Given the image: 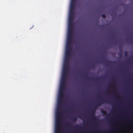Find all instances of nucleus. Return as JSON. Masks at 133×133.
<instances>
[{
  "instance_id": "obj_8",
  "label": "nucleus",
  "mask_w": 133,
  "mask_h": 133,
  "mask_svg": "<svg viewBox=\"0 0 133 133\" xmlns=\"http://www.w3.org/2000/svg\"><path fill=\"white\" fill-rule=\"evenodd\" d=\"M72 47L71 45H66L65 55L70 56Z\"/></svg>"
},
{
  "instance_id": "obj_21",
  "label": "nucleus",
  "mask_w": 133,
  "mask_h": 133,
  "mask_svg": "<svg viewBox=\"0 0 133 133\" xmlns=\"http://www.w3.org/2000/svg\"><path fill=\"white\" fill-rule=\"evenodd\" d=\"M106 93H107V94H108V91H107L106 92Z\"/></svg>"
},
{
  "instance_id": "obj_13",
  "label": "nucleus",
  "mask_w": 133,
  "mask_h": 133,
  "mask_svg": "<svg viewBox=\"0 0 133 133\" xmlns=\"http://www.w3.org/2000/svg\"><path fill=\"white\" fill-rule=\"evenodd\" d=\"M101 112L104 115H107V112L106 111H105L102 110H101Z\"/></svg>"
},
{
  "instance_id": "obj_23",
  "label": "nucleus",
  "mask_w": 133,
  "mask_h": 133,
  "mask_svg": "<svg viewBox=\"0 0 133 133\" xmlns=\"http://www.w3.org/2000/svg\"><path fill=\"white\" fill-rule=\"evenodd\" d=\"M112 37H114V36H113V35H112Z\"/></svg>"
},
{
  "instance_id": "obj_16",
  "label": "nucleus",
  "mask_w": 133,
  "mask_h": 133,
  "mask_svg": "<svg viewBox=\"0 0 133 133\" xmlns=\"http://www.w3.org/2000/svg\"><path fill=\"white\" fill-rule=\"evenodd\" d=\"M102 17L103 18H105L106 17L105 15L104 14H103L102 15Z\"/></svg>"
},
{
  "instance_id": "obj_22",
  "label": "nucleus",
  "mask_w": 133,
  "mask_h": 133,
  "mask_svg": "<svg viewBox=\"0 0 133 133\" xmlns=\"http://www.w3.org/2000/svg\"><path fill=\"white\" fill-rule=\"evenodd\" d=\"M114 89H116V88L115 87H114Z\"/></svg>"
},
{
  "instance_id": "obj_12",
  "label": "nucleus",
  "mask_w": 133,
  "mask_h": 133,
  "mask_svg": "<svg viewBox=\"0 0 133 133\" xmlns=\"http://www.w3.org/2000/svg\"><path fill=\"white\" fill-rule=\"evenodd\" d=\"M69 57L70 56H69L65 55L64 62H68Z\"/></svg>"
},
{
  "instance_id": "obj_7",
  "label": "nucleus",
  "mask_w": 133,
  "mask_h": 133,
  "mask_svg": "<svg viewBox=\"0 0 133 133\" xmlns=\"http://www.w3.org/2000/svg\"><path fill=\"white\" fill-rule=\"evenodd\" d=\"M68 62H64L62 73L68 74Z\"/></svg>"
},
{
  "instance_id": "obj_17",
  "label": "nucleus",
  "mask_w": 133,
  "mask_h": 133,
  "mask_svg": "<svg viewBox=\"0 0 133 133\" xmlns=\"http://www.w3.org/2000/svg\"><path fill=\"white\" fill-rule=\"evenodd\" d=\"M128 53L127 52H126L125 53V56H127L128 55Z\"/></svg>"
},
{
  "instance_id": "obj_1",
  "label": "nucleus",
  "mask_w": 133,
  "mask_h": 133,
  "mask_svg": "<svg viewBox=\"0 0 133 133\" xmlns=\"http://www.w3.org/2000/svg\"><path fill=\"white\" fill-rule=\"evenodd\" d=\"M106 102H107L109 103H110L108 101L105 102L104 100L101 99L96 103L94 107L91 111L92 114L91 116L93 119H96L95 113L96 109L99 106L102 104L103 103Z\"/></svg>"
},
{
  "instance_id": "obj_15",
  "label": "nucleus",
  "mask_w": 133,
  "mask_h": 133,
  "mask_svg": "<svg viewBox=\"0 0 133 133\" xmlns=\"http://www.w3.org/2000/svg\"><path fill=\"white\" fill-rule=\"evenodd\" d=\"M77 119V118L76 117H74L73 118V121L74 122L76 121Z\"/></svg>"
},
{
  "instance_id": "obj_24",
  "label": "nucleus",
  "mask_w": 133,
  "mask_h": 133,
  "mask_svg": "<svg viewBox=\"0 0 133 133\" xmlns=\"http://www.w3.org/2000/svg\"><path fill=\"white\" fill-rule=\"evenodd\" d=\"M131 63H132L133 64V62H131Z\"/></svg>"
},
{
  "instance_id": "obj_9",
  "label": "nucleus",
  "mask_w": 133,
  "mask_h": 133,
  "mask_svg": "<svg viewBox=\"0 0 133 133\" xmlns=\"http://www.w3.org/2000/svg\"><path fill=\"white\" fill-rule=\"evenodd\" d=\"M60 122H55V133H60Z\"/></svg>"
},
{
  "instance_id": "obj_14",
  "label": "nucleus",
  "mask_w": 133,
  "mask_h": 133,
  "mask_svg": "<svg viewBox=\"0 0 133 133\" xmlns=\"http://www.w3.org/2000/svg\"><path fill=\"white\" fill-rule=\"evenodd\" d=\"M107 63L109 64H112L114 63V62L112 61H109L108 60H107Z\"/></svg>"
},
{
  "instance_id": "obj_4",
  "label": "nucleus",
  "mask_w": 133,
  "mask_h": 133,
  "mask_svg": "<svg viewBox=\"0 0 133 133\" xmlns=\"http://www.w3.org/2000/svg\"><path fill=\"white\" fill-rule=\"evenodd\" d=\"M68 74L62 73L60 87L64 88L66 81V78L67 77Z\"/></svg>"
},
{
  "instance_id": "obj_2",
  "label": "nucleus",
  "mask_w": 133,
  "mask_h": 133,
  "mask_svg": "<svg viewBox=\"0 0 133 133\" xmlns=\"http://www.w3.org/2000/svg\"><path fill=\"white\" fill-rule=\"evenodd\" d=\"M61 103H58L57 104V108L56 113V121L60 122V118L61 113Z\"/></svg>"
},
{
  "instance_id": "obj_11",
  "label": "nucleus",
  "mask_w": 133,
  "mask_h": 133,
  "mask_svg": "<svg viewBox=\"0 0 133 133\" xmlns=\"http://www.w3.org/2000/svg\"><path fill=\"white\" fill-rule=\"evenodd\" d=\"M76 0H71L70 8H75V2Z\"/></svg>"
},
{
  "instance_id": "obj_6",
  "label": "nucleus",
  "mask_w": 133,
  "mask_h": 133,
  "mask_svg": "<svg viewBox=\"0 0 133 133\" xmlns=\"http://www.w3.org/2000/svg\"><path fill=\"white\" fill-rule=\"evenodd\" d=\"M72 32H68L66 40V44L71 45L72 42Z\"/></svg>"
},
{
  "instance_id": "obj_20",
  "label": "nucleus",
  "mask_w": 133,
  "mask_h": 133,
  "mask_svg": "<svg viewBox=\"0 0 133 133\" xmlns=\"http://www.w3.org/2000/svg\"><path fill=\"white\" fill-rule=\"evenodd\" d=\"M79 118H81V116H79Z\"/></svg>"
},
{
  "instance_id": "obj_3",
  "label": "nucleus",
  "mask_w": 133,
  "mask_h": 133,
  "mask_svg": "<svg viewBox=\"0 0 133 133\" xmlns=\"http://www.w3.org/2000/svg\"><path fill=\"white\" fill-rule=\"evenodd\" d=\"M64 88L59 87V92L58 98V103H62L63 101V90Z\"/></svg>"
},
{
  "instance_id": "obj_25",
  "label": "nucleus",
  "mask_w": 133,
  "mask_h": 133,
  "mask_svg": "<svg viewBox=\"0 0 133 133\" xmlns=\"http://www.w3.org/2000/svg\"><path fill=\"white\" fill-rule=\"evenodd\" d=\"M97 79V80H99V79Z\"/></svg>"
},
{
  "instance_id": "obj_18",
  "label": "nucleus",
  "mask_w": 133,
  "mask_h": 133,
  "mask_svg": "<svg viewBox=\"0 0 133 133\" xmlns=\"http://www.w3.org/2000/svg\"><path fill=\"white\" fill-rule=\"evenodd\" d=\"M101 133H109V132H106L103 133V132H100Z\"/></svg>"
},
{
  "instance_id": "obj_10",
  "label": "nucleus",
  "mask_w": 133,
  "mask_h": 133,
  "mask_svg": "<svg viewBox=\"0 0 133 133\" xmlns=\"http://www.w3.org/2000/svg\"><path fill=\"white\" fill-rule=\"evenodd\" d=\"M73 23H69L68 32H73Z\"/></svg>"
},
{
  "instance_id": "obj_19",
  "label": "nucleus",
  "mask_w": 133,
  "mask_h": 133,
  "mask_svg": "<svg viewBox=\"0 0 133 133\" xmlns=\"http://www.w3.org/2000/svg\"><path fill=\"white\" fill-rule=\"evenodd\" d=\"M76 128H78V127H79V126L77 125H76Z\"/></svg>"
},
{
  "instance_id": "obj_5",
  "label": "nucleus",
  "mask_w": 133,
  "mask_h": 133,
  "mask_svg": "<svg viewBox=\"0 0 133 133\" xmlns=\"http://www.w3.org/2000/svg\"><path fill=\"white\" fill-rule=\"evenodd\" d=\"M75 8H70L69 17V23H73L74 11Z\"/></svg>"
}]
</instances>
